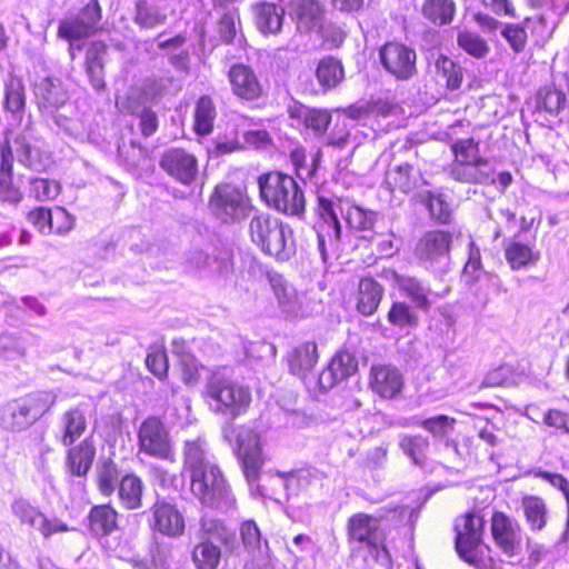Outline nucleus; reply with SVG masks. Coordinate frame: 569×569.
<instances>
[{
	"mask_svg": "<svg viewBox=\"0 0 569 569\" xmlns=\"http://www.w3.org/2000/svg\"><path fill=\"white\" fill-rule=\"evenodd\" d=\"M289 16L300 33H317L325 23V10L318 0H292Z\"/></svg>",
	"mask_w": 569,
	"mask_h": 569,
	"instance_id": "18",
	"label": "nucleus"
},
{
	"mask_svg": "<svg viewBox=\"0 0 569 569\" xmlns=\"http://www.w3.org/2000/svg\"><path fill=\"white\" fill-rule=\"evenodd\" d=\"M238 457L247 482L251 490L260 476L263 458L259 438L252 431L238 436Z\"/></svg>",
	"mask_w": 569,
	"mask_h": 569,
	"instance_id": "16",
	"label": "nucleus"
},
{
	"mask_svg": "<svg viewBox=\"0 0 569 569\" xmlns=\"http://www.w3.org/2000/svg\"><path fill=\"white\" fill-rule=\"evenodd\" d=\"M458 46L473 58H485L489 52L487 42L477 33L461 31L458 33Z\"/></svg>",
	"mask_w": 569,
	"mask_h": 569,
	"instance_id": "56",
	"label": "nucleus"
},
{
	"mask_svg": "<svg viewBox=\"0 0 569 569\" xmlns=\"http://www.w3.org/2000/svg\"><path fill=\"white\" fill-rule=\"evenodd\" d=\"M310 473L308 471H289L270 473V482L273 487H281L284 496L289 499L290 496L297 495L298 491L308 485Z\"/></svg>",
	"mask_w": 569,
	"mask_h": 569,
	"instance_id": "43",
	"label": "nucleus"
},
{
	"mask_svg": "<svg viewBox=\"0 0 569 569\" xmlns=\"http://www.w3.org/2000/svg\"><path fill=\"white\" fill-rule=\"evenodd\" d=\"M455 422L456 419L440 415L422 420L420 426L433 437H443L452 430Z\"/></svg>",
	"mask_w": 569,
	"mask_h": 569,
	"instance_id": "62",
	"label": "nucleus"
},
{
	"mask_svg": "<svg viewBox=\"0 0 569 569\" xmlns=\"http://www.w3.org/2000/svg\"><path fill=\"white\" fill-rule=\"evenodd\" d=\"M191 559L197 569H217L221 561V550L213 541L203 539L193 547Z\"/></svg>",
	"mask_w": 569,
	"mask_h": 569,
	"instance_id": "37",
	"label": "nucleus"
},
{
	"mask_svg": "<svg viewBox=\"0 0 569 569\" xmlns=\"http://www.w3.org/2000/svg\"><path fill=\"white\" fill-rule=\"evenodd\" d=\"M396 282L399 289L410 298L417 308L422 310L430 308V301L428 299L429 290L426 289L418 279L397 274Z\"/></svg>",
	"mask_w": 569,
	"mask_h": 569,
	"instance_id": "47",
	"label": "nucleus"
},
{
	"mask_svg": "<svg viewBox=\"0 0 569 569\" xmlns=\"http://www.w3.org/2000/svg\"><path fill=\"white\" fill-rule=\"evenodd\" d=\"M340 203V199L318 197L315 209L316 219L312 229L317 236L318 251L325 263L328 261L330 253H335L339 249L342 229L337 209Z\"/></svg>",
	"mask_w": 569,
	"mask_h": 569,
	"instance_id": "6",
	"label": "nucleus"
},
{
	"mask_svg": "<svg viewBox=\"0 0 569 569\" xmlns=\"http://www.w3.org/2000/svg\"><path fill=\"white\" fill-rule=\"evenodd\" d=\"M370 387L381 398L392 399L401 392L403 377L396 367L376 365L370 370Z\"/></svg>",
	"mask_w": 569,
	"mask_h": 569,
	"instance_id": "20",
	"label": "nucleus"
},
{
	"mask_svg": "<svg viewBox=\"0 0 569 569\" xmlns=\"http://www.w3.org/2000/svg\"><path fill=\"white\" fill-rule=\"evenodd\" d=\"M210 208L222 222H239L250 211L249 199L230 184L217 186L210 197Z\"/></svg>",
	"mask_w": 569,
	"mask_h": 569,
	"instance_id": "9",
	"label": "nucleus"
},
{
	"mask_svg": "<svg viewBox=\"0 0 569 569\" xmlns=\"http://www.w3.org/2000/svg\"><path fill=\"white\" fill-rule=\"evenodd\" d=\"M159 164L168 176L181 184L190 186L198 178V160L194 154L183 149L171 148L166 150Z\"/></svg>",
	"mask_w": 569,
	"mask_h": 569,
	"instance_id": "12",
	"label": "nucleus"
},
{
	"mask_svg": "<svg viewBox=\"0 0 569 569\" xmlns=\"http://www.w3.org/2000/svg\"><path fill=\"white\" fill-rule=\"evenodd\" d=\"M150 527L152 530L170 537L178 538L183 535L186 523L178 508L167 501H157L151 507Z\"/></svg>",
	"mask_w": 569,
	"mask_h": 569,
	"instance_id": "17",
	"label": "nucleus"
},
{
	"mask_svg": "<svg viewBox=\"0 0 569 569\" xmlns=\"http://www.w3.org/2000/svg\"><path fill=\"white\" fill-rule=\"evenodd\" d=\"M291 119L299 121L316 134H322L331 122V114L326 110L313 109L295 102L288 109Z\"/></svg>",
	"mask_w": 569,
	"mask_h": 569,
	"instance_id": "26",
	"label": "nucleus"
},
{
	"mask_svg": "<svg viewBox=\"0 0 569 569\" xmlns=\"http://www.w3.org/2000/svg\"><path fill=\"white\" fill-rule=\"evenodd\" d=\"M218 540L228 548H232L236 542V533L229 529L222 521L211 517L201 519V540Z\"/></svg>",
	"mask_w": 569,
	"mask_h": 569,
	"instance_id": "40",
	"label": "nucleus"
},
{
	"mask_svg": "<svg viewBox=\"0 0 569 569\" xmlns=\"http://www.w3.org/2000/svg\"><path fill=\"white\" fill-rule=\"evenodd\" d=\"M56 398L50 391H40L6 403L0 408V427L9 431L27 429L54 405Z\"/></svg>",
	"mask_w": 569,
	"mask_h": 569,
	"instance_id": "4",
	"label": "nucleus"
},
{
	"mask_svg": "<svg viewBox=\"0 0 569 569\" xmlns=\"http://www.w3.org/2000/svg\"><path fill=\"white\" fill-rule=\"evenodd\" d=\"M505 257L512 270H520L530 264H535L539 259V253L521 242L512 241L505 249Z\"/></svg>",
	"mask_w": 569,
	"mask_h": 569,
	"instance_id": "45",
	"label": "nucleus"
},
{
	"mask_svg": "<svg viewBox=\"0 0 569 569\" xmlns=\"http://www.w3.org/2000/svg\"><path fill=\"white\" fill-rule=\"evenodd\" d=\"M183 466L184 469L189 471L190 477L196 476V471H203V469H207V466H217L211 459V455L204 439L198 437L184 442Z\"/></svg>",
	"mask_w": 569,
	"mask_h": 569,
	"instance_id": "25",
	"label": "nucleus"
},
{
	"mask_svg": "<svg viewBox=\"0 0 569 569\" xmlns=\"http://www.w3.org/2000/svg\"><path fill=\"white\" fill-rule=\"evenodd\" d=\"M383 69L397 80H410L417 73L416 51L399 42H388L379 50Z\"/></svg>",
	"mask_w": 569,
	"mask_h": 569,
	"instance_id": "10",
	"label": "nucleus"
},
{
	"mask_svg": "<svg viewBox=\"0 0 569 569\" xmlns=\"http://www.w3.org/2000/svg\"><path fill=\"white\" fill-rule=\"evenodd\" d=\"M62 425V443L71 446L80 438L87 428V420L83 410L80 407L66 411L61 417Z\"/></svg>",
	"mask_w": 569,
	"mask_h": 569,
	"instance_id": "36",
	"label": "nucleus"
},
{
	"mask_svg": "<svg viewBox=\"0 0 569 569\" xmlns=\"http://www.w3.org/2000/svg\"><path fill=\"white\" fill-rule=\"evenodd\" d=\"M450 177L463 183L483 184L493 181L491 170L486 159L453 162L450 169Z\"/></svg>",
	"mask_w": 569,
	"mask_h": 569,
	"instance_id": "24",
	"label": "nucleus"
},
{
	"mask_svg": "<svg viewBox=\"0 0 569 569\" xmlns=\"http://www.w3.org/2000/svg\"><path fill=\"white\" fill-rule=\"evenodd\" d=\"M268 278L282 311L296 316L299 311V297L296 289L279 273H269Z\"/></svg>",
	"mask_w": 569,
	"mask_h": 569,
	"instance_id": "31",
	"label": "nucleus"
},
{
	"mask_svg": "<svg viewBox=\"0 0 569 569\" xmlns=\"http://www.w3.org/2000/svg\"><path fill=\"white\" fill-rule=\"evenodd\" d=\"M88 518L90 531L96 536H109L118 529V512L109 505L92 507Z\"/></svg>",
	"mask_w": 569,
	"mask_h": 569,
	"instance_id": "32",
	"label": "nucleus"
},
{
	"mask_svg": "<svg viewBox=\"0 0 569 569\" xmlns=\"http://www.w3.org/2000/svg\"><path fill=\"white\" fill-rule=\"evenodd\" d=\"M387 317L391 325L399 328L416 326L418 321L416 313L405 302L392 303Z\"/></svg>",
	"mask_w": 569,
	"mask_h": 569,
	"instance_id": "58",
	"label": "nucleus"
},
{
	"mask_svg": "<svg viewBox=\"0 0 569 569\" xmlns=\"http://www.w3.org/2000/svg\"><path fill=\"white\" fill-rule=\"evenodd\" d=\"M284 10L273 3H260L256 7L257 26L263 33L280 31Z\"/></svg>",
	"mask_w": 569,
	"mask_h": 569,
	"instance_id": "38",
	"label": "nucleus"
},
{
	"mask_svg": "<svg viewBox=\"0 0 569 569\" xmlns=\"http://www.w3.org/2000/svg\"><path fill=\"white\" fill-rule=\"evenodd\" d=\"M11 511L21 523L38 530L44 538L69 530L68 526L60 519L47 518L39 508L23 498H18L12 502Z\"/></svg>",
	"mask_w": 569,
	"mask_h": 569,
	"instance_id": "13",
	"label": "nucleus"
},
{
	"mask_svg": "<svg viewBox=\"0 0 569 569\" xmlns=\"http://www.w3.org/2000/svg\"><path fill=\"white\" fill-rule=\"evenodd\" d=\"M143 482L133 475H126L118 485V496L123 508L134 510L142 505Z\"/></svg>",
	"mask_w": 569,
	"mask_h": 569,
	"instance_id": "35",
	"label": "nucleus"
},
{
	"mask_svg": "<svg viewBox=\"0 0 569 569\" xmlns=\"http://www.w3.org/2000/svg\"><path fill=\"white\" fill-rule=\"evenodd\" d=\"M14 150L19 162L23 166L38 171L44 168L46 164L39 149L27 141L24 137L14 140Z\"/></svg>",
	"mask_w": 569,
	"mask_h": 569,
	"instance_id": "51",
	"label": "nucleus"
},
{
	"mask_svg": "<svg viewBox=\"0 0 569 569\" xmlns=\"http://www.w3.org/2000/svg\"><path fill=\"white\" fill-rule=\"evenodd\" d=\"M378 213L373 210L351 206L346 212L348 227L356 232L372 231L377 222Z\"/></svg>",
	"mask_w": 569,
	"mask_h": 569,
	"instance_id": "50",
	"label": "nucleus"
},
{
	"mask_svg": "<svg viewBox=\"0 0 569 569\" xmlns=\"http://www.w3.org/2000/svg\"><path fill=\"white\" fill-rule=\"evenodd\" d=\"M60 190V184L56 180L36 178L30 182V193L39 201L54 199Z\"/></svg>",
	"mask_w": 569,
	"mask_h": 569,
	"instance_id": "59",
	"label": "nucleus"
},
{
	"mask_svg": "<svg viewBox=\"0 0 569 569\" xmlns=\"http://www.w3.org/2000/svg\"><path fill=\"white\" fill-rule=\"evenodd\" d=\"M251 241L266 254L286 261L295 253L292 230L269 214L254 216L249 223Z\"/></svg>",
	"mask_w": 569,
	"mask_h": 569,
	"instance_id": "3",
	"label": "nucleus"
},
{
	"mask_svg": "<svg viewBox=\"0 0 569 569\" xmlns=\"http://www.w3.org/2000/svg\"><path fill=\"white\" fill-rule=\"evenodd\" d=\"M216 248L206 244L203 248H193L188 252L187 264L190 269L202 271L211 268L217 261Z\"/></svg>",
	"mask_w": 569,
	"mask_h": 569,
	"instance_id": "55",
	"label": "nucleus"
},
{
	"mask_svg": "<svg viewBox=\"0 0 569 569\" xmlns=\"http://www.w3.org/2000/svg\"><path fill=\"white\" fill-rule=\"evenodd\" d=\"M229 80L236 96L254 100L261 96L262 87L254 71L242 63L233 64L229 70Z\"/></svg>",
	"mask_w": 569,
	"mask_h": 569,
	"instance_id": "22",
	"label": "nucleus"
},
{
	"mask_svg": "<svg viewBox=\"0 0 569 569\" xmlns=\"http://www.w3.org/2000/svg\"><path fill=\"white\" fill-rule=\"evenodd\" d=\"M101 20V7L98 0H90L73 19L59 23L58 34L68 40H78L90 36Z\"/></svg>",
	"mask_w": 569,
	"mask_h": 569,
	"instance_id": "14",
	"label": "nucleus"
},
{
	"mask_svg": "<svg viewBox=\"0 0 569 569\" xmlns=\"http://www.w3.org/2000/svg\"><path fill=\"white\" fill-rule=\"evenodd\" d=\"M116 106L120 112L138 117L149 109L148 94L141 88H131L126 96L117 98Z\"/></svg>",
	"mask_w": 569,
	"mask_h": 569,
	"instance_id": "49",
	"label": "nucleus"
},
{
	"mask_svg": "<svg viewBox=\"0 0 569 569\" xmlns=\"http://www.w3.org/2000/svg\"><path fill=\"white\" fill-rule=\"evenodd\" d=\"M318 359V347L315 341H306L296 346L287 356L290 372L303 380L307 379V375L316 366Z\"/></svg>",
	"mask_w": 569,
	"mask_h": 569,
	"instance_id": "23",
	"label": "nucleus"
},
{
	"mask_svg": "<svg viewBox=\"0 0 569 569\" xmlns=\"http://www.w3.org/2000/svg\"><path fill=\"white\" fill-rule=\"evenodd\" d=\"M348 539L350 542H357L360 548L368 549L369 553L382 567L391 565V558L382 545L380 532V522L367 513H356L349 518L348 525Z\"/></svg>",
	"mask_w": 569,
	"mask_h": 569,
	"instance_id": "7",
	"label": "nucleus"
},
{
	"mask_svg": "<svg viewBox=\"0 0 569 569\" xmlns=\"http://www.w3.org/2000/svg\"><path fill=\"white\" fill-rule=\"evenodd\" d=\"M452 234L443 230L426 232L416 246V254L420 260L437 262L449 254Z\"/></svg>",
	"mask_w": 569,
	"mask_h": 569,
	"instance_id": "21",
	"label": "nucleus"
},
{
	"mask_svg": "<svg viewBox=\"0 0 569 569\" xmlns=\"http://www.w3.org/2000/svg\"><path fill=\"white\" fill-rule=\"evenodd\" d=\"M502 37L508 41L515 52H521L527 43V32L523 28L513 24L503 26Z\"/></svg>",
	"mask_w": 569,
	"mask_h": 569,
	"instance_id": "64",
	"label": "nucleus"
},
{
	"mask_svg": "<svg viewBox=\"0 0 569 569\" xmlns=\"http://www.w3.org/2000/svg\"><path fill=\"white\" fill-rule=\"evenodd\" d=\"M437 76L446 81V86L450 90H456L462 82V70L451 59L446 56H439L436 59Z\"/></svg>",
	"mask_w": 569,
	"mask_h": 569,
	"instance_id": "53",
	"label": "nucleus"
},
{
	"mask_svg": "<svg viewBox=\"0 0 569 569\" xmlns=\"http://www.w3.org/2000/svg\"><path fill=\"white\" fill-rule=\"evenodd\" d=\"M383 288L372 278H362L359 282L357 309L363 316H371L378 308Z\"/></svg>",
	"mask_w": 569,
	"mask_h": 569,
	"instance_id": "34",
	"label": "nucleus"
},
{
	"mask_svg": "<svg viewBox=\"0 0 569 569\" xmlns=\"http://www.w3.org/2000/svg\"><path fill=\"white\" fill-rule=\"evenodd\" d=\"M399 447L415 465H425L429 449V441L426 437L421 435H401Z\"/></svg>",
	"mask_w": 569,
	"mask_h": 569,
	"instance_id": "44",
	"label": "nucleus"
},
{
	"mask_svg": "<svg viewBox=\"0 0 569 569\" xmlns=\"http://www.w3.org/2000/svg\"><path fill=\"white\" fill-rule=\"evenodd\" d=\"M34 94L39 104L46 109L59 108L68 100L67 91L59 79L43 78L34 86Z\"/></svg>",
	"mask_w": 569,
	"mask_h": 569,
	"instance_id": "29",
	"label": "nucleus"
},
{
	"mask_svg": "<svg viewBox=\"0 0 569 569\" xmlns=\"http://www.w3.org/2000/svg\"><path fill=\"white\" fill-rule=\"evenodd\" d=\"M203 398L212 411L236 419L248 410L251 391L224 371L217 370L207 378Z\"/></svg>",
	"mask_w": 569,
	"mask_h": 569,
	"instance_id": "1",
	"label": "nucleus"
},
{
	"mask_svg": "<svg viewBox=\"0 0 569 569\" xmlns=\"http://www.w3.org/2000/svg\"><path fill=\"white\" fill-rule=\"evenodd\" d=\"M358 362L348 351L337 352L328 366L319 373L317 385L320 391H327L357 371Z\"/></svg>",
	"mask_w": 569,
	"mask_h": 569,
	"instance_id": "19",
	"label": "nucleus"
},
{
	"mask_svg": "<svg viewBox=\"0 0 569 569\" xmlns=\"http://www.w3.org/2000/svg\"><path fill=\"white\" fill-rule=\"evenodd\" d=\"M28 220L40 233L49 234L52 232V211L50 209L39 207L28 214Z\"/></svg>",
	"mask_w": 569,
	"mask_h": 569,
	"instance_id": "63",
	"label": "nucleus"
},
{
	"mask_svg": "<svg viewBox=\"0 0 569 569\" xmlns=\"http://www.w3.org/2000/svg\"><path fill=\"white\" fill-rule=\"evenodd\" d=\"M485 520L480 515L466 513L456 519V550L466 562L480 568L482 557L479 547L482 541Z\"/></svg>",
	"mask_w": 569,
	"mask_h": 569,
	"instance_id": "8",
	"label": "nucleus"
},
{
	"mask_svg": "<svg viewBox=\"0 0 569 569\" xmlns=\"http://www.w3.org/2000/svg\"><path fill=\"white\" fill-rule=\"evenodd\" d=\"M240 535L243 547L248 552L256 553L257 551H260L261 535L254 521L248 520L242 522L240 527Z\"/></svg>",
	"mask_w": 569,
	"mask_h": 569,
	"instance_id": "61",
	"label": "nucleus"
},
{
	"mask_svg": "<svg viewBox=\"0 0 569 569\" xmlns=\"http://www.w3.org/2000/svg\"><path fill=\"white\" fill-rule=\"evenodd\" d=\"M425 203L433 219L441 223L450 222L452 214L451 207L441 193L428 191Z\"/></svg>",
	"mask_w": 569,
	"mask_h": 569,
	"instance_id": "57",
	"label": "nucleus"
},
{
	"mask_svg": "<svg viewBox=\"0 0 569 569\" xmlns=\"http://www.w3.org/2000/svg\"><path fill=\"white\" fill-rule=\"evenodd\" d=\"M4 106L12 114H20L26 106L23 82L13 74H10L6 80Z\"/></svg>",
	"mask_w": 569,
	"mask_h": 569,
	"instance_id": "48",
	"label": "nucleus"
},
{
	"mask_svg": "<svg viewBox=\"0 0 569 569\" xmlns=\"http://www.w3.org/2000/svg\"><path fill=\"white\" fill-rule=\"evenodd\" d=\"M451 149L456 157L455 162H468L483 159L479 153L478 143L472 138L456 141Z\"/></svg>",
	"mask_w": 569,
	"mask_h": 569,
	"instance_id": "60",
	"label": "nucleus"
},
{
	"mask_svg": "<svg viewBox=\"0 0 569 569\" xmlns=\"http://www.w3.org/2000/svg\"><path fill=\"white\" fill-rule=\"evenodd\" d=\"M12 163L13 157L11 149H1V163H0V201L18 204L23 196L19 188L12 182Z\"/></svg>",
	"mask_w": 569,
	"mask_h": 569,
	"instance_id": "28",
	"label": "nucleus"
},
{
	"mask_svg": "<svg viewBox=\"0 0 569 569\" xmlns=\"http://www.w3.org/2000/svg\"><path fill=\"white\" fill-rule=\"evenodd\" d=\"M316 78L323 91L335 89L345 79L341 61L333 57L321 59L316 69Z\"/></svg>",
	"mask_w": 569,
	"mask_h": 569,
	"instance_id": "33",
	"label": "nucleus"
},
{
	"mask_svg": "<svg viewBox=\"0 0 569 569\" xmlns=\"http://www.w3.org/2000/svg\"><path fill=\"white\" fill-rule=\"evenodd\" d=\"M107 48L102 42H92L86 52V73L91 86L97 91H103L104 82V56Z\"/></svg>",
	"mask_w": 569,
	"mask_h": 569,
	"instance_id": "27",
	"label": "nucleus"
},
{
	"mask_svg": "<svg viewBox=\"0 0 569 569\" xmlns=\"http://www.w3.org/2000/svg\"><path fill=\"white\" fill-rule=\"evenodd\" d=\"M526 521L531 530L540 531L547 525L548 510L545 501L537 496H526L522 498Z\"/></svg>",
	"mask_w": 569,
	"mask_h": 569,
	"instance_id": "39",
	"label": "nucleus"
},
{
	"mask_svg": "<svg viewBox=\"0 0 569 569\" xmlns=\"http://www.w3.org/2000/svg\"><path fill=\"white\" fill-rule=\"evenodd\" d=\"M217 112L212 99L209 96H202L194 111V130L198 134L206 136L212 131Z\"/></svg>",
	"mask_w": 569,
	"mask_h": 569,
	"instance_id": "46",
	"label": "nucleus"
},
{
	"mask_svg": "<svg viewBox=\"0 0 569 569\" xmlns=\"http://www.w3.org/2000/svg\"><path fill=\"white\" fill-rule=\"evenodd\" d=\"M167 16L154 4L139 1L136 8L134 22L144 29H152L166 22Z\"/></svg>",
	"mask_w": 569,
	"mask_h": 569,
	"instance_id": "52",
	"label": "nucleus"
},
{
	"mask_svg": "<svg viewBox=\"0 0 569 569\" xmlns=\"http://www.w3.org/2000/svg\"><path fill=\"white\" fill-rule=\"evenodd\" d=\"M192 495L202 506L227 512L236 505V498L218 466L196 471L190 478Z\"/></svg>",
	"mask_w": 569,
	"mask_h": 569,
	"instance_id": "5",
	"label": "nucleus"
},
{
	"mask_svg": "<svg viewBox=\"0 0 569 569\" xmlns=\"http://www.w3.org/2000/svg\"><path fill=\"white\" fill-rule=\"evenodd\" d=\"M96 456V447L89 439L69 449L67 466L73 476L82 477L90 470Z\"/></svg>",
	"mask_w": 569,
	"mask_h": 569,
	"instance_id": "30",
	"label": "nucleus"
},
{
	"mask_svg": "<svg viewBox=\"0 0 569 569\" xmlns=\"http://www.w3.org/2000/svg\"><path fill=\"white\" fill-rule=\"evenodd\" d=\"M491 536L496 546L508 557L520 551L521 529L517 520L497 511L491 518Z\"/></svg>",
	"mask_w": 569,
	"mask_h": 569,
	"instance_id": "15",
	"label": "nucleus"
},
{
	"mask_svg": "<svg viewBox=\"0 0 569 569\" xmlns=\"http://www.w3.org/2000/svg\"><path fill=\"white\" fill-rule=\"evenodd\" d=\"M97 482L102 495L110 496L114 492L120 481L118 466L112 460H106L99 466Z\"/></svg>",
	"mask_w": 569,
	"mask_h": 569,
	"instance_id": "54",
	"label": "nucleus"
},
{
	"mask_svg": "<svg viewBox=\"0 0 569 569\" xmlns=\"http://www.w3.org/2000/svg\"><path fill=\"white\" fill-rule=\"evenodd\" d=\"M456 4L453 0H426L422 14L435 24L445 26L453 20Z\"/></svg>",
	"mask_w": 569,
	"mask_h": 569,
	"instance_id": "41",
	"label": "nucleus"
},
{
	"mask_svg": "<svg viewBox=\"0 0 569 569\" xmlns=\"http://www.w3.org/2000/svg\"><path fill=\"white\" fill-rule=\"evenodd\" d=\"M138 439L143 453L158 459H170L172 452L169 435L158 418L149 417L141 423Z\"/></svg>",
	"mask_w": 569,
	"mask_h": 569,
	"instance_id": "11",
	"label": "nucleus"
},
{
	"mask_svg": "<svg viewBox=\"0 0 569 569\" xmlns=\"http://www.w3.org/2000/svg\"><path fill=\"white\" fill-rule=\"evenodd\" d=\"M28 338L19 332H2L0 335V359L18 360L27 355Z\"/></svg>",
	"mask_w": 569,
	"mask_h": 569,
	"instance_id": "42",
	"label": "nucleus"
},
{
	"mask_svg": "<svg viewBox=\"0 0 569 569\" xmlns=\"http://www.w3.org/2000/svg\"><path fill=\"white\" fill-rule=\"evenodd\" d=\"M261 199L278 212L300 216L305 212V193L298 182L289 174L278 171L262 174L258 179Z\"/></svg>",
	"mask_w": 569,
	"mask_h": 569,
	"instance_id": "2",
	"label": "nucleus"
}]
</instances>
